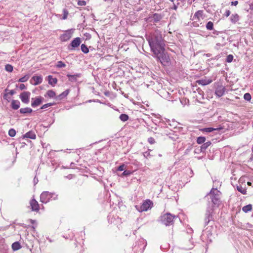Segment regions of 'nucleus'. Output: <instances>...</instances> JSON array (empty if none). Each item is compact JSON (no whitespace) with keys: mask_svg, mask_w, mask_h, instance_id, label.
<instances>
[{"mask_svg":"<svg viewBox=\"0 0 253 253\" xmlns=\"http://www.w3.org/2000/svg\"><path fill=\"white\" fill-rule=\"evenodd\" d=\"M147 40L153 53H157L158 50L164 48V41L161 34L155 33L149 37Z\"/></svg>","mask_w":253,"mask_h":253,"instance_id":"obj_1","label":"nucleus"},{"mask_svg":"<svg viewBox=\"0 0 253 253\" xmlns=\"http://www.w3.org/2000/svg\"><path fill=\"white\" fill-rule=\"evenodd\" d=\"M154 54L163 65L167 66L169 64L170 58L168 54L165 52V48L158 50V52L154 53Z\"/></svg>","mask_w":253,"mask_h":253,"instance_id":"obj_2","label":"nucleus"},{"mask_svg":"<svg viewBox=\"0 0 253 253\" xmlns=\"http://www.w3.org/2000/svg\"><path fill=\"white\" fill-rule=\"evenodd\" d=\"M220 194L221 193L217 189L212 188L209 194L213 204L217 207H218L220 204Z\"/></svg>","mask_w":253,"mask_h":253,"instance_id":"obj_3","label":"nucleus"},{"mask_svg":"<svg viewBox=\"0 0 253 253\" xmlns=\"http://www.w3.org/2000/svg\"><path fill=\"white\" fill-rule=\"evenodd\" d=\"M175 216L170 213H168L161 216V220L163 223L166 225L171 224Z\"/></svg>","mask_w":253,"mask_h":253,"instance_id":"obj_4","label":"nucleus"},{"mask_svg":"<svg viewBox=\"0 0 253 253\" xmlns=\"http://www.w3.org/2000/svg\"><path fill=\"white\" fill-rule=\"evenodd\" d=\"M152 205L153 203L150 200H146L140 207L136 206L135 207L139 212H142L151 209Z\"/></svg>","mask_w":253,"mask_h":253,"instance_id":"obj_5","label":"nucleus"},{"mask_svg":"<svg viewBox=\"0 0 253 253\" xmlns=\"http://www.w3.org/2000/svg\"><path fill=\"white\" fill-rule=\"evenodd\" d=\"M54 194L47 191L43 192L40 196L41 202L43 203H47Z\"/></svg>","mask_w":253,"mask_h":253,"instance_id":"obj_6","label":"nucleus"},{"mask_svg":"<svg viewBox=\"0 0 253 253\" xmlns=\"http://www.w3.org/2000/svg\"><path fill=\"white\" fill-rule=\"evenodd\" d=\"M212 212L213 209L212 208H208L207 209L205 217V221L206 225H207L209 222L212 219Z\"/></svg>","mask_w":253,"mask_h":253,"instance_id":"obj_7","label":"nucleus"},{"mask_svg":"<svg viewBox=\"0 0 253 253\" xmlns=\"http://www.w3.org/2000/svg\"><path fill=\"white\" fill-rule=\"evenodd\" d=\"M30 92L28 91H24L21 93L20 95V98L21 101L26 104H28L29 102V98L30 96Z\"/></svg>","mask_w":253,"mask_h":253,"instance_id":"obj_8","label":"nucleus"},{"mask_svg":"<svg viewBox=\"0 0 253 253\" xmlns=\"http://www.w3.org/2000/svg\"><path fill=\"white\" fill-rule=\"evenodd\" d=\"M203 10H198L194 15L192 20L200 22L201 19H204L203 17Z\"/></svg>","mask_w":253,"mask_h":253,"instance_id":"obj_9","label":"nucleus"},{"mask_svg":"<svg viewBox=\"0 0 253 253\" xmlns=\"http://www.w3.org/2000/svg\"><path fill=\"white\" fill-rule=\"evenodd\" d=\"M225 91V87L223 85H218L215 91V95L220 97L223 96Z\"/></svg>","mask_w":253,"mask_h":253,"instance_id":"obj_10","label":"nucleus"},{"mask_svg":"<svg viewBox=\"0 0 253 253\" xmlns=\"http://www.w3.org/2000/svg\"><path fill=\"white\" fill-rule=\"evenodd\" d=\"M72 36V34L70 31H67L65 33L63 34L61 37V40L63 42H66L69 40Z\"/></svg>","mask_w":253,"mask_h":253,"instance_id":"obj_11","label":"nucleus"},{"mask_svg":"<svg viewBox=\"0 0 253 253\" xmlns=\"http://www.w3.org/2000/svg\"><path fill=\"white\" fill-rule=\"evenodd\" d=\"M30 206L33 211H38L39 210V205L35 199H32L30 201Z\"/></svg>","mask_w":253,"mask_h":253,"instance_id":"obj_12","label":"nucleus"},{"mask_svg":"<svg viewBox=\"0 0 253 253\" xmlns=\"http://www.w3.org/2000/svg\"><path fill=\"white\" fill-rule=\"evenodd\" d=\"M32 80L34 81L33 84L38 85L42 82V78L41 76H34Z\"/></svg>","mask_w":253,"mask_h":253,"instance_id":"obj_13","label":"nucleus"},{"mask_svg":"<svg viewBox=\"0 0 253 253\" xmlns=\"http://www.w3.org/2000/svg\"><path fill=\"white\" fill-rule=\"evenodd\" d=\"M81 43V39L80 38L74 39L71 42L70 45L73 48L77 47L80 45Z\"/></svg>","mask_w":253,"mask_h":253,"instance_id":"obj_14","label":"nucleus"},{"mask_svg":"<svg viewBox=\"0 0 253 253\" xmlns=\"http://www.w3.org/2000/svg\"><path fill=\"white\" fill-rule=\"evenodd\" d=\"M69 93V90L67 89L65 91H63L62 93L59 94V95L55 97V99L56 100H61L64 98L66 97Z\"/></svg>","mask_w":253,"mask_h":253,"instance_id":"obj_15","label":"nucleus"},{"mask_svg":"<svg viewBox=\"0 0 253 253\" xmlns=\"http://www.w3.org/2000/svg\"><path fill=\"white\" fill-rule=\"evenodd\" d=\"M42 98L41 97L36 98L31 103V106L33 107H37L40 105L42 103Z\"/></svg>","mask_w":253,"mask_h":253,"instance_id":"obj_16","label":"nucleus"},{"mask_svg":"<svg viewBox=\"0 0 253 253\" xmlns=\"http://www.w3.org/2000/svg\"><path fill=\"white\" fill-rule=\"evenodd\" d=\"M212 82V80L211 79H202V80H199L197 82L199 84H201L202 85H207V84H211Z\"/></svg>","mask_w":253,"mask_h":253,"instance_id":"obj_17","label":"nucleus"},{"mask_svg":"<svg viewBox=\"0 0 253 253\" xmlns=\"http://www.w3.org/2000/svg\"><path fill=\"white\" fill-rule=\"evenodd\" d=\"M20 107V102L18 100H13L11 101V107L14 110L18 109Z\"/></svg>","mask_w":253,"mask_h":253,"instance_id":"obj_18","label":"nucleus"},{"mask_svg":"<svg viewBox=\"0 0 253 253\" xmlns=\"http://www.w3.org/2000/svg\"><path fill=\"white\" fill-rule=\"evenodd\" d=\"M48 80L49 84L54 86L57 82V80L55 78H52V76H48Z\"/></svg>","mask_w":253,"mask_h":253,"instance_id":"obj_19","label":"nucleus"},{"mask_svg":"<svg viewBox=\"0 0 253 253\" xmlns=\"http://www.w3.org/2000/svg\"><path fill=\"white\" fill-rule=\"evenodd\" d=\"M20 113L21 114H25V113H30L32 112L33 110L31 108L29 107L21 108L19 110Z\"/></svg>","mask_w":253,"mask_h":253,"instance_id":"obj_20","label":"nucleus"},{"mask_svg":"<svg viewBox=\"0 0 253 253\" xmlns=\"http://www.w3.org/2000/svg\"><path fill=\"white\" fill-rule=\"evenodd\" d=\"M67 77L69 78V81L71 82H75L77 80V78L80 77V75L76 74V75H67Z\"/></svg>","mask_w":253,"mask_h":253,"instance_id":"obj_21","label":"nucleus"},{"mask_svg":"<svg viewBox=\"0 0 253 253\" xmlns=\"http://www.w3.org/2000/svg\"><path fill=\"white\" fill-rule=\"evenodd\" d=\"M24 136L27 138H29L31 139H35L36 138V135L35 134L32 132V131H29L27 132Z\"/></svg>","mask_w":253,"mask_h":253,"instance_id":"obj_22","label":"nucleus"},{"mask_svg":"<svg viewBox=\"0 0 253 253\" xmlns=\"http://www.w3.org/2000/svg\"><path fill=\"white\" fill-rule=\"evenodd\" d=\"M21 246L20 243L18 242H14L12 245V248L14 251H17L20 249Z\"/></svg>","mask_w":253,"mask_h":253,"instance_id":"obj_23","label":"nucleus"},{"mask_svg":"<svg viewBox=\"0 0 253 253\" xmlns=\"http://www.w3.org/2000/svg\"><path fill=\"white\" fill-rule=\"evenodd\" d=\"M230 19L232 22L235 23L239 20V16L237 14H233L231 15Z\"/></svg>","mask_w":253,"mask_h":253,"instance_id":"obj_24","label":"nucleus"},{"mask_svg":"<svg viewBox=\"0 0 253 253\" xmlns=\"http://www.w3.org/2000/svg\"><path fill=\"white\" fill-rule=\"evenodd\" d=\"M237 189L239 192H241L242 194H246L247 191L245 187H243L242 186L239 185L237 186Z\"/></svg>","mask_w":253,"mask_h":253,"instance_id":"obj_25","label":"nucleus"},{"mask_svg":"<svg viewBox=\"0 0 253 253\" xmlns=\"http://www.w3.org/2000/svg\"><path fill=\"white\" fill-rule=\"evenodd\" d=\"M252 205L250 204V205H248L247 206L243 207L242 208V210L245 212H247L249 211H251L252 210Z\"/></svg>","mask_w":253,"mask_h":253,"instance_id":"obj_26","label":"nucleus"},{"mask_svg":"<svg viewBox=\"0 0 253 253\" xmlns=\"http://www.w3.org/2000/svg\"><path fill=\"white\" fill-rule=\"evenodd\" d=\"M55 95V92L52 90H49L46 92V95L50 98H53Z\"/></svg>","mask_w":253,"mask_h":253,"instance_id":"obj_27","label":"nucleus"},{"mask_svg":"<svg viewBox=\"0 0 253 253\" xmlns=\"http://www.w3.org/2000/svg\"><path fill=\"white\" fill-rule=\"evenodd\" d=\"M120 120L123 122H126L128 120V116L126 114H122L120 116Z\"/></svg>","mask_w":253,"mask_h":253,"instance_id":"obj_28","label":"nucleus"},{"mask_svg":"<svg viewBox=\"0 0 253 253\" xmlns=\"http://www.w3.org/2000/svg\"><path fill=\"white\" fill-rule=\"evenodd\" d=\"M211 144V142L210 141L204 143L201 147V151L206 150Z\"/></svg>","mask_w":253,"mask_h":253,"instance_id":"obj_29","label":"nucleus"},{"mask_svg":"<svg viewBox=\"0 0 253 253\" xmlns=\"http://www.w3.org/2000/svg\"><path fill=\"white\" fill-rule=\"evenodd\" d=\"M206 28L208 30H212L213 29V24L212 22L209 21L206 24Z\"/></svg>","mask_w":253,"mask_h":253,"instance_id":"obj_30","label":"nucleus"},{"mask_svg":"<svg viewBox=\"0 0 253 253\" xmlns=\"http://www.w3.org/2000/svg\"><path fill=\"white\" fill-rule=\"evenodd\" d=\"M206 138L205 137L200 136L197 138V142L198 144H201L205 142Z\"/></svg>","mask_w":253,"mask_h":253,"instance_id":"obj_31","label":"nucleus"},{"mask_svg":"<svg viewBox=\"0 0 253 253\" xmlns=\"http://www.w3.org/2000/svg\"><path fill=\"white\" fill-rule=\"evenodd\" d=\"M81 50L84 53H87L89 52L87 47L84 44L81 45Z\"/></svg>","mask_w":253,"mask_h":253,"instance_id":"obj_32","label":"nucleus"},{"mask_svg":"<svg viewBox=\"0 0 253 253\" xmlns=\"http://www.w3.org/2000/svg\"><path fill=\"white\" fill-rule=\"evenodd\" d=\"M5 69L8 72H11L13 71V66L10 64H6L5 66Z\"/></svg>","mask_w":253,"mask_h":253,"instance_id":"obj_33","label":"nucleus"},{"mask_svg":"<svg viewBox=\"0 0 253 253\" xmlns=\"http://www.w3.org/2000/svg\"><path fill=\"white\" fill-rule=\"evenodd\" d=\"M56 67L59 68H63L66 67V64L64 63L62 61H59L57 62Z\"/></svg>","mask_w":253,"mask_h":253,"instance_id":"obj_34","label":"nucleus"},{"mask_svg":"<svg viewBox=\"0 0 253 253\" xmlns=\"http://www.w3.org/2000/svg\"><path fill=\"white\" fill-rule=\"evenodd\" d=\"M219 128H212V127H208V128H205L203 129V131H205V132H211V131H212L213 130H217V129H219Z\"/></svg>","mask_w":253,"mask_h":253,"instance_id":"obj_35","label":"nucleus"},{"mask_svg":"<svg viewBox=\"0 0 253 253\" xmlns=\"http://www.w3.org/2000/svg\"><path fill=\"white\" fill-rule=\"evenodd\" d=\"M28 79H29V76L27 75H26V76L21 78L20 79H19L18 80V82H21V83H24V82H26Z\"/></svg>","mask_w":253,"mask_h":253,"instance_id":"obj_36","label":"nucleus"},{"mask_svg":"<svg viewBox=\"0 0 253 253\" xmlns=\"http://www.w3.org/2000/svg\"><path fill=\"white\" fill-rule=\"evenodd\" d=\"M8 134L11 137L14 136L16 134V131H15V129H14L13 128L10 129L8 131Z\"/></svg>","mask_w":253,"mask_h":253,"instance_id":"obj_37","label":"nucleus"},{"mask_svg":"<svg viewBox=\"0 0 253 253\" xmlns=\"http://www.w3.org/2000/svg\"><path fill=\"white\" fill-rule=\"evenodd\" d=\"M244 98L245 100L247 101H250L252 98V97L250 93H246L244 95Z\"/></svg>","mask_w":253,"mask_h":253,"instance_id":"obj_38","label":"nucleus"},{"mask_svg":"<svg viewBox=\"0 0 253 253\" xmlns=\"http://www.w3.org/2000/svg\"><path fill=\"white\" fill-rule=\"evenodd\" d=\"M63 11V16L62 17V19L65 20V19H67V16L68 15V11L66 9H64Z\"/></svg>","mask_w":253,"mask_h":253,"instance_id":"obj_39","label":"nucleus"},{"mask_svg":"<svg viewBox=\"0 0 253 253\" xmlns=\"http://www.w3.org/2000/svg\"><path fill=\"white\" fill-rule=\"evenodd\" d=\"M53 103H51L45 104L42 105L41 107V109H45L48 107L51 106L52 105H53Z\"/></svg>","mask_w":253,"mask_h":253,"instance_id":"obj_40","label":"nucleus"},{"mask_svg":"<svg viewBox=\"0 0 253 253\" xmlns=\"http://www.w3.org/2000/svg\"><path fill=\"white\" fill-rule=\"evenodd\" d=\"M153 18H154V19L155 21H159V20L161 19V17L160 15H159V14H155L154 15V17H153Z\"/></svg>","mask_w":253,"mask_h":253,"instance_id":"obj_41","label":"nucleus"},{"mask_svg":"<svg viewBox=\"0 0 253 253\" xmlns=\"http://www.w3.org/2000/svg\"><path fill=\"white\" fill-rule=\"evenodd\" d=\"M233 59V56L232 55H229L227 56L226 58V61L227 62H231L232 61Z\"/></svg>","mask_w":253,"mask_h":253,"instance_id":"obj_42","label":"nucleus"},{"mask_svg":"<svg viewBox=\"0 0 253 253\" xmlns=\"http://www.w3.org/2000/svg\"><path fill=\"white\" fill-rule=\"evenodd\" d=\"M78 5L80 6H84L86 5V2L84 0H79L78 1Z\"/></svg>","mask_w":253,"mask_h":253,"instance_id":"obj_43","label":"nucleus"},{"mask_svg":"<svg viewBox=\"0 0 253 253\" xmlns=\"http://www.w3.org/2000/svg\"><path fill=\"white\" fill-rule=\"evenodd\" d=\"M148 141L149 143L153 144L155 143V140L154 138L150 137L148 138Z\"/></svg>","mask_w":253,"mask_h":253,"instance_id":"obj_44","label":"nucleus"},{"mask_svg":"<svg viewBox=\"0 0 253 253\" xmlns=\"http://www.w3.org/2000/svg\"><path fill=\"white\" fill-rule=\"evenodd\" d=\"M125 169V166L124 165L120 166L118 168V170L119 171H123Z\"/></svg>","mask_w":253,"mask_h":253,"instance_id":"obj_45","label":"nucleus"},{"mask_svg":"<svg viewBox=\"0 0 253 253\" xmlns=\"http://www.w3.org/2000/svg\"><path fill=\"white\" fill-rule=\"evenodd\" d=\"M131 173V172L129 170H125L123 173H122V174L123 175H128L129 174H130Z\"/></svg>","mask_w":253,"mask_h":253,"instance_id":"obj_46","label":"nucleus"},{"mask_svg":"<svg viewBox=\"0 0 253 253\" xmlns=\"http://www.w3.org/2000/svg\"><path fill=\"white\" fill-rule=\"evenodd\" d=\"M19 87L20 89H21V90H23V89H24L26 88L25 85L23 84H20L19 85Z\"/></svg>","mask_w":253,"mask_h":253,"instance_id":"obj_47","label":"nucleus"},{"mask_svg":"<svg viewBox=\"0 0 253 253\" xmlns=\"http://www.w3.org/2000/svg\"><path fill=\"white\" fill-rule=\"evenodd\" d=\"M230 14V11L229 10H227L224 14L226 17H228Z\"/></svg>","mask_w":253,"mask_h":253,"instance_id":"obj_48","label":"nucleus"},{"mask_svg":"<svg viewBox=\"0 0 253 253\" xmlns=\"http://www.w3.org/2000/svg\"><path fill=\"white\" fill-rule=\"evenodd\" d=\"M14 93H15V92H14V91L13 90H10L9 91L8 93L9 94L11 95H13L14 94Z\"/></svg>","mask_w":253,"mask_h":253,"instance_id":"obj_49","label":"nucleus"},{"mask_svg":"<svg viewBox=\"0 0 253 253\" xmlns=\"http://www.w3.org/2000/svg\"><path fill=\"white\" fill-rule=\"evenodd\" d=\"M238 3V1H232L231 2V5H237Z\"/></svg>","mask_w":253,"mask_h":253,"instance_id":"obj_50","label":"nucleus"},{"mask_svg":"<svg viewBox=\"0 0 253 253\" xmlns=\"http://www.w3.org/2000/svg\"><path fill=\"white\" fill-rule=\"evenodd\" d=\"M173 8V9L176 10L177 9V6L176 5H175V4H174Z\"/></svg>","mask_w":253,"mask_h":253,"instance_id":"obj_51","label":"nucleus"},{"mask_svg":"<svg viewBox=\"0 0 253 253\" xmlns=\"http://www.w3.org/2000/svg\"><path fill=\"white\" fill-rule=\"evenodd\" d=\"M30 221H31V222L32 223H34L35 222V221H34V220H32V219H31V220H30Z\"/></svg>","mask_w":253,"mask_h":253,"instance_id":"obj_52","label":"nucleus"},{"mask_svg":"<svg viewBox=\"0 0 253 253\" xmlns=\"http://www.w3.org/2000/svg\"><path fill=\"white\" fill-rule=\"evenodd\" d=\"M248 184L249 185H251V182H248Z\"/></svg>","mask_w":253,"mask_h":253,"instance_id":"obj_53","label":"nucleus"},{"mask_svg":"<svg viewBox=\"0 0 253 253\" xmlns=\"http://www.w3.org/2000/svg\"><path fill=\"white\" fill-rule=\"evenodd\" d=\"M5 91H8L7 89H5Z\"/></svg>","mask_w":253,"mask_h":253,"instance_id":"obj_54","label":"nucleus"},{"mask_svg":"<svg viewBox=\"0 0 253 253\" xmlns=\"http://www.w3.org/2000/svg\"><path fill=\"white\" fill-rule=\"evenodd\" d=\"M34 181H37V180H36L35 179H34Z\"/></svg>","mask_w":253,"mask_h":253,"instance_id":"obj_55","label":"nucleus"},{"mask_svg":"<svg viewBox=\"0 0 253 253\" xmlns=\"http://www.w3.org/2000/svg\"><path fill=\"white\" fill-rule=\"evenodd\" d=\"M34 181H37V180H36L35 179H34Z\"/></svg>","mask_w":253,"mask_h":253,"instance_id":"obj_56","label":"nucleus"},{"mask_svg":"<svg viewBox=\"0 0 253 253\" xmlns=\"http://www.w3.org/2000/svg\"><path fill=\"white\" fill-rule=\"evenodd\" d=\"M57 197V196H56V197L55 198H54V199H55Z\"/></svg>","mask_w":253,"mask_h":253,"instance_id":"obj_57","label":"nucleus"}]
</instances>
